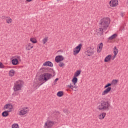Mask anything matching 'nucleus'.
I'll return each instance as SVG.
<instances>
[{
	"label": "nucleus",
	"mask_w": 128,
	"mask_h": 128,
	"mask_svg": "<svg viewBox=\"0 0 128 128\" xmlns=\"http://www.w3.org/2000/svg\"><path fill=\"white\" fill-rule=\"evenodd\" d=\"M106 113L102 112L99 115L98 118L100 120H104L106 118Z\"/></svg>",
	"instance_id": "18"
},
{
	"label": "nucleus",
	"mask_w": 128,
	"mask_h": 128,
	"mask_svg": "<svg viewBox=\"0 0 128 128\" xmlns=\"http://www.w3.org/2000/svg\"><path fill=\"white\" fill-rule=\"evenodd\" d=\"M118 50H116L114 51V56L112 57V60H114V58H116V54H118Z\"/></svg>",
	"instance_id": "19"
},
{
	"label": "nucleus",
	"mask_w": 128,
	"mask_h": 128,
	"mask_svg": "<svg viewBox=\"0 0 128 128\" xmlns=\"http://www.w3.org/2000/svg\"><path fill=\"white\" fill-rule=\"evenodd\" d=\"M68 86H69L70 88H71V89L72 88H74V86L70 84V85Z\"/></svg>",
	"instance_id": "38"
},
{
	"label": "nucleus",
	"mask_w": 128,
	"mask_h": 128,
	"mask_svg": "<svg viewBox=\"0 0 128 128\" xmlns=\"http://www.w3.org/2000/svg\"><path fill=\"white\" fill-rule=\"evenodd\" d=\"M110 106V104L108 101L103 100L98 104L97 110H99L101 112H108Z\"/></svg>",
	"instance_id": "1"
},
{
	"label": "nucleus",
	"mask_w": 128,
	"mask_h": 128,
	"mask_svg": "<svg viewBox=\"0 0 128 128\" xmlns=\"http://www.w3.org/2000/svg\"><path fill=\"white\" fill-rule=\"evenodd\" d=\"M58 78H56L54 80V83L52 84L53 86H56V82H58Z\"/></svg>",
	"instance_id": "35"
},
{
	"label": "nucleus",
	"mask_w": 128,
	"mask_h": 128,
	"mask_svg": "<svg viewBox=\"0 0 128 128\" xmlns=\"http://www.w3.org/2000/svg\"><path fill=\"white\" fill-rule=\"evenodd\" d=\"M17 58H20V56H17Z\"/></svg>",
	"instance_id": "44"
},
{
	"label": "nucleus",
	"mask_w": 128,
	"mask_h": 128,
	"mask_svg": "<svg viewBox=\"0 0 128 128\" xmlns=\"http://www.w3.org/2000/svg\"><path fill=\"white\" fill-rule=\"evenodd\" d=\"M58 1L60 0H57Z\"/></svg>",
	"instance_id": "47"
},
{
	"label": "nucleus",
	"mask_w": 128,
	"mask_h": 128,
	"mask_svg": "<svg viewBox=\"0 0 128 128\" xmlns=\"http://www.w3.org/2000/svg\"><path fill=\"white\" fill-rule=\"evenodd\" d=\"M110 6L112 8H114V6H116L118 4V0H111L110 1Z\"/></svg>",
	"instance_id": "9"
},
{
	"label": "nucleus",
	"mask_w": 128,
	"mask_h": 128,
	"mask_svg": "<svg viewBox=\"0 0 128 128\" xmlns=\"http://www.w3.org/2000/svg\"><path fill=\"white\" fill-rule=\"evenodd\" d=\"M6 18H8L6 19L7 24H12V20L11 19L10 17L6 16Z\"/></svg>",
	"instance_id": "26"
},
{
	"label": "nucleus",
	"mask_w": 128,
	"mask_h": 128,
	"mask_svg": "<svg viewBox=\"0 0 128 128\" xmlns=\"http://www.w3.org/2000/svg\"><path fill=\"white\" fill-rule=\"evenodd\" d=\"M2 20H4V18H6V16H2Z\"/></svg>",
	"instance_id": "39"
},
{
	"label": "nucleus",
	"mask_w": 128,
	"mask_h": 128,
	"mask_svg": "<svg viewBox=\"0 0 128 128\" xmlns=\"http://www.w3.org/2000/svg\"><path fill=\"white\" fill-rule=\"evenodd\" d=\"M110 60H112V55L109 54L105 58L104 62H110Z\"/></svg>",
	"instance_id": "16"
},
{
	"label": "nucleus",
	"mask_w": 128,
	"mask_h": 128,
	"mask_svg": "<svg viewBox=\"0 0 128 128\" xmlns=\"http://www.w3.org/2000/svg\"><path fill=\"white\" fill-rule=\"evenodd\" d=\"M114 50H118V49H117V48H116V47L115 46V47L114 48Z\"/></svg>",
	"instance_id": "42"
},
{
	"label": "nucleus",
	"mask_w": 128,
	"mask_h": 128,
	"mask_svg": "<svg viewBox=\"0 0 128 128\" xmlns=\"http://www.w3.org/2000/svg\"><path fill=\"white\" fill-rule=\"evenodd\" d=\"M104 30H106V29H104L102 27H101L99 28V32H98V34H104Z\"/></svg>",
	"instance_id": "28"
},
{
	"label": "nucleus",
	"mask_w": 128,
	"mask_h": 128,
	"mask_svg": "<svg viewBox=\"0 0 128 128\" xmlns=\"http://www.w3.org/2000/svg\"><path fill=\"white\" fill-rule=\"evenodd\" d=\"M101 28L104 29H106L108 28V25L110 24V18H104L100 20V24Z\"/></svg>",
	"instance_id": "3"
},
{
	"label": "nucleus",
	"mask_w": 128,
	"mask_h": 128,
	"mask_svg": "<svg viewBox=\"0 0 128 128\" xmlns=\"http://www.w3.org/2000/svg\"><path fill=\"white\" fill-rule=\"evenodd\" d=\"M112 83H108L104 86V88L106 89L102 92V96H104L107 94H108L110 90H112V87H110L112 86Z\"/></svg>",
	"instance_id": "5"
},
{
	"label": "nucleus",
	"mask_w": 128,
	"mask_h": 128,
	"mask_svg": "<svg viewBox=\"0 0 128 128\" xmlns=\"http://www.w3.org/2000/svg\"><path fill=\"white\" fill-rule=\"evenodd\" d=\"M28 112V108L24 107L22 108L19 112V116H24V114H26Z\"/></svg>",
	"instance_id": "8"
},
{
	"label": "nucleus",
	"mask_w": 128,
	"mask_h": 128,
	"mask_svg": "<svg viewBox=\"0 0 128 128\" xmlns=\"http://www.w3.org/2000/svg\"><path fill=\"white\" fill-rule=\"evenodd\" d=\"M80 70H78L74 74V76H76V78H78L80 74Z\"/></svg>",
	"instance_id": "27"
},
{
	"label": "nucleus",
	"mask_w": 128,
	"mask_h": 128,
	"mask_svg": "<svg viewBox=\"0 0 128 128\" xmlns=\"http://www.w3.org/2000/svg\"><path fill=\"white\" fill-rule=\"evenodd\" d=\"M116 36H118V35L116 34H112V36H110L108 38V40H114V38H116Z\"/></svg>",
	"instance_id": "24"
},
{
	"label": "nucleus",
	"mask_w": 128,
	"mask_h": 128,
	"mask_svg": "<svg viewBox=\"0 0 128 128\" xmlns=\"http://www.w3.org/2000/svg\"><path fill=\"white\" fill-rule=\"evenodd\" d=\"M64 60V56H62L59 55L56 56L55 58V62H62V60Z\"/></svg>",
	"instance_id": "11"
},
{
	"label": "nucleus",
	"mask_w": 128,
	"mask_h": 128,
	"mask_svg": "<svg viewBox=\"0 0 128 128\" xmlns=\"http://www.w3.org/2000/svg\"><path fill=\"white\" fill-rule=\"evenodd\" d=\"M58 66L60 68H62V66H64V62H60Z\"/></svg>",
	"instance_id": "34"
},
{
	"label": "nucleus",
	"mask_w": 128,
	"mask_h": 128,
	"mask_svg": "<svg viewBox=\"0 0 128 128\" xmlns=\"http://www.w3.org/2000/svg\"><path fill=\"white\" fill-rule=\"evenodd\" d=\"M40 70H42V72H51V74H54L53 76H54V74H56V72L54 70V69L50 68H42L40 69Z\"/></svg>",
	"instance_id": "6"
},
{
	"label": "nucleus",
	"mask_w": 128,
	"mask_h": 128,
	"mask_svg": "<svg viewBox=\"0 0 128 128\" xmlns=\"http://www.w3.org/2000/svg\"><path fill=\"white\" fill-rule=\"evenodd\" d=\"M127 2H128V1H127Z\"/></svg>",
	"instance_id": "45"
},
{
	"label": "nucleus",
	"mask_w": 128,
	"mask_h": 128,
	"mask_svg": "<svg viewBox=\"0 0 128 128\" xmlns=\"http://www.w3.org/2000/svg\"><path fill=\"white\" fill-rule=\"evenodd\" d=\"M82 44H80L76 48H74V56H76L82 50Z\"/></svg>",
	"instance_id": "7"
},
{
	"label": "nucleus",
	"mask_w": 128,
	"mask_h": 128,
	"mask_svg": "<svg viewBox=\"0 0 128 128\" xmlns=\"http://www.w3.org/2000/svg\"><path fill=\"white\" fill-rule=\"evenodd\" d=\"M14 74H16V72L14 70H11L9 71L10 76H14Z\"/></svg>",
	"instance_id": "23"
},
{
	"label": "nucleus",
	"mask_w": 128,
	"mask_h": 128,
	"mask_svg": "<svg viewBox=\"0 0 128 128\" xmlns=\"http://www.w3.org/2000/svg\"><path fill=\"white\" fill-rule=\"evenodd\" d=\"M54 124V122L52 121H47L45 124L46 128H51L52 127V126Z\"/></svg>",
	"instance_id": "10"
},
{
	"label": "nucleus",
	"mask_w": 128,
	"mask_h": 128,
	"mask_svg": "<svg viewBox=\"0 0 128 128\" xmlns=\"http://www.w3.org/2000/svg\"><path fill=\"white\" fill-rule=\"evenodd\" d=\"M120 16H121L122 17H123V16H124V13L121 12Z\"/></svg>",
	"instance_id": "41"
},
{
	"label": "nucleus",
	"mask_w": 128,
	"mask_h": 128,
	"mask_svg": "<svg viewBox=\"0 0 128 128\" xmlns=\"http://www.w3.org/2000/svg\"><path fill=\"white\" fill-rule=\"evenodd\" d=\"M90 50H92V48H90Z\"/></svg>",
	"instance_id": "46"
},
{
	"label": "nucleus",
	"mask_w": 128,
	"mask_h": 128,
	"mask_svg": "<svg viewBox=\"0 0 128 128\" xmlns=\"http://www.w3.org/2000/svg\"><path fill=\"white\" fill-rule=\"evenodd\" d=\"M86 52H87L86 54L87 56H92V54H94V52H92L90 50H88Z\"/></svg>",
	"instance_id": "22"
},
{
	"label": "nucleus",
	"mask_w": 128,
	"mask_h": 128,
	"mask_svg": "<svg viewBox=\"0 0 128 128\" xmlns=\"http://www.w3.org/2000/svg\"><path fill=\"white\" fill-rule=\"evenodd\" d=\"M24 84V82L19 80L16 82V84H14V92H18V90H22V86Z\"/></svg>",
	"instance_id": "4"
},
{
	"label": "nucleus",
	"mask_w": 128,
	"mask_h": 128,
	"mask_svg": "<svg viewBox=\"0 0 128 128\" xmlns=\"http://www.w3.org/2000/svg\"><path fill=\"white\" fill-rule=\"evenodd\" d=\"M12 112V110H6L3 112L2 114V116H3L4 118H6V116H8L10 114L8 112Z\"/></svg>",
	"instance_id": "13"
},
{
	"label": "nucleus",
	"mask_w": 128,
	"mask_h": 128,
	"mask_svg": "<svg viewBox=\"0 0 128 128\" xmlns=\"http://www.w3.org/2000/svg\"><path fill=\"white\" fill-rule=\"evenodd\" d=\"M118 80H113L111 82V84L114 85L116 84H118Z\"/></svg>",
	"instance_id": "31"
},
{
	"label": "nucleus",
	"mask_w": 128,
	"mask_h": 128,
	"mask_svg": "<svg viewBox=\"0 0 128 128\" xmlns=\"http://www.w3.org/2000/svg\"><path fill=\"white\" fill-rule=\"evenodd\" d=\"M34 48V46H32V44L30 43L28 44V46L26 47V50H30L32 48Z\"/></svg>",
	"instance_id": "21"
},
{
	"label": "nucleus",
	"mask_w": 128,
	"mask_h": 128,
	"mask_svg": "<svg viewBox=\"0 0 128 128\" xmlns=\"http://www.w3.org/2000/svg\"><path fill=\"white\" fill-rule=\"evenodd\" d=\"M30 42H32V44H36L38 42V41H36V40L34 38H30Z\"/></svg>",
	"instance_id": "29"
},
{
	"label": "nucleus",
	"mask_w": 128,
	"mask_h": 128,
	"mask_svg": "<svg viewBox=\"0 0 128 128\" xmlns=\"http://www.w3.org/2000/svg\"><path fill=\"white\" fill-rule=\"evenodd\" d=\"M64 96V92L62 91H59L57 93V96H58L59 98H62Z\"/></svg>",
	"instance_id": "25"
},
{
	"label": "nucleus",
	"mask_w": 128,
	"mask_h": 128,
	"mask_svg": "<svg viewBox=\"0 0 128 128\" xmlns=\"http://www.w3.org/2000/svg\"><path fill=\"white\" fill-rule=\"evenodd\" d=\"M12 128H18V124H16L12 125Z\"/></svg>",
	"instance_id": "32"
},
{
	"label": "nucleus",
	"mask_w": 128,
	"mask_h": 128,
	"mask_svg": "<svg viewBox=\"0 0 128 128\" xmlns=\"http://www.w3.org/2000/svg\"><path fill=\"white\" fill-rule=\"evenodd\" d=\"M4 108H6V110L8 108V110H12V108H14V106H12V104H8L4 106Z\"/></svg>",
	"instance_id": "14"
},
{
	"label": "nucleus",
	"mask_w": 128,
	"mask_h": 128,
	"mask_svg": "<svg viewBox=\"0 0 128 128\" xmlns=\"http://www.w3.org/2000/svg\"><path fill=\"white\" fill-rule=\"evenodd\" d=\"M0 68H4V64L2 62H0Z\"/></svg>",
	"instance_id": "37"
},
{
	"label": "nucleus",
	"mask_w": 128,
	"mask_h": 128,
	"mask_svg": "<svg viewBox=\"0 0 128 128\" xmlns=\"http://www.w3.org/2000/svg\"><path fill=\"white\" fill-rule=\"evenodd\" d=\"M52 76V74L48 73H44L42 74L40 76L39 80L42 82V83L40 84L42 86V84H44L46 82H48V80H50Z\"/></svg>",
	"instance_id": "2"
},
{
	"label": "nucleus",
	"mask_w": 128,
	"mask_h": 128,
	"mask_svg": "<svg viewBox=\"0 0 128 128\" xmlns=\"http://www.w3.org/2000/svg\"><path fill=\"white\" fill-rule=\"evenodd\" d=\"M124 30V26H122L120 27V32H122V30Z\"/></svg>",
	"instance_id": "36"
},
{
	"label": "nucleus",
	"mask_w": 128,
	"mask_h": 128,
	"mask_svg": "<svg viewBox=\"0 0 128 128\" xmlns=\"http://www.w3.org/2000/svg\"><path fill=\"white\" fill-rule=\"evenodd\" d=\"M43 66H50V68H52V66H54L52 62H50V61H47L44 62Z\"/></svg>",
	"instance_id": "12"
},
{
	"label": "nucleus",
	"mask_w": 128,
	"mask_h": 128,
	"mask_svg": "<svg viewBox=\"0 0 128 128\" xmlns=\"http://www.w3.org/2000/svg\"><path fill=\"white\" fill-rule=\"evenodd\" d=\"M68 112V110L65 109V110H64V112Z\"/></svg>",
	"instance_id": "43"
},
{
	"label": "nucleus",
	"mask_w": 128,
	"mask_h": 128,
	"mask_svg": "<svg viewBox=\"0 0 128 128\" xmlns=\"http://www.w3.org/2000/svg\"><path fill=\"white\" fill-rule=\"evenodd\" d=\"M103 46H104V44H102V42H101L99 44H98V48H97V52H102V50Z\"/></svg>",
	"instance_id": "15"
},
{
	"label": "nucleus",
	"mask_w": 128,
	"mask_h": 128,
	"mask_svg": "<svg viewBox=\"0 0 128 128\" xmlns=\"http://www.w3.org/2000/svg\"><path fill=\"white\" fill-rule=\"evenodd\" d=\"M48 37H45L42 40V42L44 44H46V43L48 42Z\"/></svg>",
	"instance_id": "30"
},
{
	"label": "nucleus",
	"mask_w": 128,
	"mask_h": 128,
	"mask_svg": "<svg viewBox=\"0 0 128 128\" xmlns=\"http://www.w3.org/2000/svg\"><path fill=\"white\" fill-rule=\"evenodd\" d=\"M32 0H26V1L28 2H32Z\"/></svg>",
	"instance_id": "40"
},
{
	"label": "nucleus",
	"mask_w": 128,
	"mask_h": 128,
	"mask_svg": "<svg viewBox=\"0 0 128 128\" xmlns=\"http://www.w3.org/2000/svg\"><path fill=\"white\" fill-rule=\"evenodd\" d=\"M72 90H74V92H76L78 91V89H77V88L76 86H73V87L72 88Z\"/></svg>",
	"instance_id": "33"
},
{
	"label": "nucleus",
	"mask_w": 128,
	"mask_h": 128,
	"mask_svg": "<svg viewBox=\"0 0 128 128\" xmlns=\"http://www.w3.org/2000/svg\"><path fill=\"white\" fill-rule=\"evenodd\" d=\"M72 82L74 86H76V84L78 82V78L74 76L72 79Z\"/></svg>",
	"instance_id": "20"
},
{
	"label": "nucleus",
	"mask_w": 128,
	"mask_h": 128,
	"mask_svg": "<svg viewBox=\"0 0 128 128\" xmlns=\"http://www.w3.org/2000/svg\"><path fill=\"white\" fill-rule=\"evenodd\" d=\"M12 62L13 66H16L18 64V60L16 58H14L12 60Z\"/></svg>",
	"instance_id": "17"
}]
</instances>
